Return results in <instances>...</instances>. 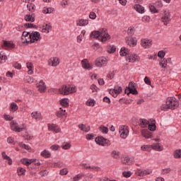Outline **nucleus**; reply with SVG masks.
I'll use <instances>...</instances> for the list:
<instances>
[{
    "label": "nucleus",
    "instance_id": "nucleus-1",
    "mask_svg": "<svg viewBox=\"0 0 181 181\" xmlns=\"http://www.w3.org/2000/svg\"><path fill=\"white\" fill-rule=\"evenodd\" d=\"M91 39H97L100 42H107L111 39V36L108 34V31L105 28L100 29L99 30L93 31L90 35Z\"/></svg>",
    "mask_w": 181,
    "mask_h": 181
},
{
    "label": "nucleus",
    "instance_id": "nucleus-2",
    "mask_svg": "<svg viewBox=\"0 0 181 181\" xmlns=\"http://www.w3.org/2000/svg\"><path fill=\"white\" fill-rule=\"evenodd\" d=\"M77 91V88L74 86L64 85L59 89V94L62 95H69Z\"/></svg>",
    "mask_w": 181,
    "mask_h": 181
},
{
    "label": "nucleus",
    "instance_id": "nucleus-3",
    "mask_svg": "<svg viewBox=\"0 0 181 181\" xmlns=\"http://www.w3.org/2000/svg\"><path fill=\"white\" fill-rule=\"evenodd\" d=\"M119 134L120 138H122V139H127V138H128V135H129V127L126 125L119 126Z\"/></svg>",
    "mask_w": 181,
    "mask_h": 181
},
{
    "label": "nucleus",
    "instance_id": "nucleus-4",
    "mask_svg": "<svg viewBox=\"0 0 181 181\" xmlns=\"http://www.w3.org/2000/svg\"><path fill=\"white\" fill-rule=\"evenodd\" d=\"M154 141H156V143L151 145V149L157 151V152H162V151H163V144L160 143V139H155Z\"/></svg>",
    "mask_w": 181,
    "mask_h": 181
},
{
    "label": "nucleus",
    "instance_id": "nucleus-5",
    "mask_svg": "<svg viewBox=\"0 0 181 181\" xmlns=\"http://www.w3.org/2000/svg\"><path fill=\"white\" fill-rule=\"evenodd\" d=\"M166 102L168 106H170V110H175V108L179 107V102L175 98H168Z\"/></svg>",
    "mask_w": 181,
    "mask_h": 181
},
{
    "label": "nucleus",
    "instance_id": "nucleus-6",
    "mask_svg": "<svg viewBox=\"0 0 181 181\" xmlns=\"http://www.w3.org/2000/svg\"><path fill=\"white\" fill-rule=\"evenodd\" d=\"M108 64V59L105 57H100L95 61V65L97 67H104Z\"/></svg>",
    "mask_w": 181,
    "mask_h": 181
},
{
    "label": "nucleus",
    "instance_id": "nucleus-7",
    "mask_svg": "<svg viewBox=\"0 0 181 181\" xmlns=\"http://www.w3.org/2000/svg\"><path fill=\"white\" fill-rule=\"evenodd\" d=\"M21 42L24 45L28 43H32V38L30 36V33L24 31L21 36Z\"/></svg>",
    "mask_w": 181,
    "mask_h": 181
},
{
    "label": "nucleus",
    "instance_id": "nucleus-8",
    "mask_svg": "<svg viewBox=\"0 0 181 181\" xmlns=\"http://www.w3.org/2000/svg\"><path fill=\"white\" fill-rule=\"evenodd\" d=\"M95 141L101 146H108L110 145V141L103 136L96 137Z\"/></svg>",
    "mask_w": 181,
    "mask_h": 181
},
{
    "label": "nucleus",
    "instance_id": "nucleus-9",
    "mask_svg": "<svg viewBox=\"0 0 181 181\" xmlns=\"http://www.w3.org/2000/svg\"><path fill=\"white\" fill-rule=\"evenodd\" d=\"M161 21L165 26L170 22V13L168 11H163L161 16Z\"/></svg>",
    "mask_w": 181,
    "mask_h": 181
},
{
    "label": "nucleus",
    "instance_id": "nucleus-10",
    "mask_svg": "<svg viewBox=\"0 0 181 181\" xmlns=\"http://www.w3.org/2000/svg\"><path fill=\"white\" fill-rule=\"evenodd\" d=\"M30 33L31 36V43H36V42H40V39L42 37L40 36V33L37 31H33Z\"/></svg>",
    "mask_w": 181,
    "mask_h": 181
},
{
    "label": "nucleus",
    "instance_id": "nucleus-11",
    "mask_svg": "<svg viewBox=\"0 0 181 181\" xmlns=\"http://www.w3.org/2000/svg\"><path fill=\"white\" fill-rule=\"evenodd\" d=\"M10 125L12 131H15V132H22V131L25 129V126L23 125L19 127V124L15 122H11Z\"/></svg>",
    "mask_w": 181,
    "mask_h": 181
},
{
    "label": "nucleus",
    "instance_id": "nucleus-12",
    "mask_svg": "<svg viewBox=\"0 0 181 181\" xmlns=\"http://www.w3.org/2000/svg\"><path fill=\"white\" fill-rule=\"evenodd\" d=\"M122 92V88H121V86H115V88L113 90H111L110 91V93L111 94V95H112V97H114V98H117V97H118V95L121 94Z\"/></svg>",
    "mask_w": 181,
    "mask_h": 181
},
{
    "label": "nucleus",
    "instance_id": "nucleus-13",
    "mask_svg": "<svg viewBox=\"0 0 181 181\" xmlns=\"http://www.w3.org/2000/svg\"><path fill=\"white\" fill-rule=\"evenodd\" d=\"M139 56L136 54H129L127 57L126 60L130 63H135V62H139Z\"/></svg>",
    "mask_w": 181,
    "mask_h": 181
},
{
    "label": "nucleus",
    "instance_id": "nucleus-14",
    "mask_svg": "<svg viewBox=\"0 0 181 181\" xmlns=\"http://www.w3.org/2000/svg\"><path fill=\"white\" fill-rule=\"evenodd\" d=\"M48 64L52 67H56L60 64V59L57 57H52L48 60Z\"/></svg>",
    "mask_w": 181,
    "mask_h": 181
},
{
    "label": "nucleus",
    "instance_id": "nucleus-15",
    "mask_svg": "<svg viewBox=\"0 0 181 181\" xmlns=\"http://www.w3.org/2000/svg\"><path fill=\"white\" fill-rule=\"evenodd\" d=\"M81 66L85 70H91L93 69V65L90 64V62L87 60V59H84L81 62Z\"/></svg>",
    "mask_w": 181,
    "mask_h": 181
},
{
    "label": "nucleus",
    "instance_id": "nucleus-16",
    "mask_svg": "<svg viewBox=\"0 0 181 181\" xmlns=\"http://www.w3.org/2000/svg\"><path fill=\"white\" fill-rule=\"evenodd\" d=\"M126 43L130 47H134L136 46L137 40L136 37H126Z\"/></svg>",
    "mask_w": 181,
    "mask_h": 181
},
{
    "label": "nucleus",
    "instance_id": "nucleus-17",
    "mask_svg": "<svg viewBox=\"0 0 181 181\" xmlns=\"http://www.w3.org/2000/svg\"><path fill=\"white\" fill-rule=\"evenodd\" d=\"M33 162H37V160L36 158L29 159V158H22L21 160V163L22 165H25V166H29L33 163Z\"/></svg>",
    "mask_w": 181,
    "mask_h": 181
},
{
    "label": "nucleus",
    "instance_id": "nucleus-18",
    "mask_svg": "<svg viewBox=\"0 0 181 181\" xmlns=\"http://www.w3.org/2000/svg\"><path fill=\"white\" fill-rule=\"evenodd\" d=\"M52 30V25L50 23H44L41 29L42 33H49Z\"/></svg>",
    "mask_w": 181,
    "mask_h": 181
},
{
    "label": "nucleus",
    "instance_id": "nucleus-19",
    "mask_svg": "<svg viewBox=\"0 0 181 181\" xmlns=\"http://www.w3.org/2000/svg\"><path fill=\"white\" fill-rule=\"evenodd\" d=\"M141 45L142 47H144V49H149L151 46H152V40H147V39H143L141 41Z\"/></svg>",
    "mask_w": 181,
    "mask_h": 181
},
{
    "label": "nucleus",
    "instance_id": "nucleus-20",
    "mask_svg": "<svg viewBox=\"0 0 181 181\" xmlns=\"http://www.w3.org/2000/svg\"><path fill=\"white\" fill-rule=\"evenodd\" d=\"M14 47H15V44L9 41H4L2 45V48L6 49V50H9L11 49H13Z\"/></svg>",
    "mask_w": 181,
    "mask_h": 181
},
{
    "label": "nucleus",
    "instance_id": "nucleus-21",
    "mask_svg": "<svg viewBox=\"0 0 181 181\" xmlns=\"http://www.w3.org/2000/svg\"><path fill=\"white\" fill-rule=\"evenodd\" d=\"M141 135L144 138H146V139L152 138V132H151L148 129H143L141 130Z\"/></svg>",
    "mask_w": 181,
    "mask_h": 181
},
{
    "label": "nucleus",
    "instance_id": "nucleus-22",
    "mask_svg": "<svg viewBox=\"0 0 181 181\" xmlns=\"http://www.w3.org/2000/svg\"><path fill=\"white\" fill-rule=\"evenodd\" d=\"M37 88L40 93H45L46 91V84L43 81H40L37 83Z\"/></svg>",
    "mask_w": 181,
    "mask_h": 181
},
{
    "label": "nucleus",
    "instance_id": "nucleus-23",
    "mask_svg": "<svg viewBox=\"0 0 181 181\" xmlns=\"http://www.w3.org/2000/svg\"><path fill=\"white\" fill-rule=\"evenodd\" d=\"M31 117L36 121H40L43 119V116H42V113L40 112H33L31 113Z\"/></svg>",
    "mask_w": 181,
    "mask_h": 181
},
{
    "label": "nucleus",
    "instance_id": "nucleus-24",
    "mask_svg": "<svg viewBox=\"0 0 181 181\" xmlns=\"http://www.w3.org/2000/svg\"><path fill=\"white\" fill-rule=\"evenodd\" d=\"M88 19L79 18L76 21V26H87Z\"/></svg>",
    "mask_w": 181,
    "mask_h": 181
},
{
    "label": "nucleus",
    "instance_id": "nucleus-25",
    "mask_svg": "<svg viewBox=\"0 0 181 181\" xmlns=\"http://www.w3.org/2000/svg\"><path fill=\"white\" fill-rule=\"evenodd\" d=\"M48 129L49 131H53L54 132H56V134H59V132H60L61 131L60 128L54 124H48Z\"/></svg>",
    "mask_w": 181,
    "mask_h": 181
},
{
    "label": "nucleus",
    "instance_id": "nucleus-26",
    "mask_svg": "<svg viewBox=\"0 0 181 181\" xmlns=\"http://www.w3.org/2000/svg\"><path fill=\"white\" fill-rule=\"evenodd\" d=\"M122 163L123 165H132L134 163V159L130 157H124L122 159Z\"/></svg>",
    "mask_w": 181,
    "mask_h": 181
},
{
    "label": "nucleus",
    "instance_id": "nucleus-27",
    "mask_svg": "<svg viewBox=\"0 0 181 181\" xmlns=\"http://www.w3.org/2000/svg\"><path fill=\"white\" fill-rule=\"evenodd\" d=\"M134 8L135 11H136V12H138L139 13H145V8H144V6H142L141 5L135 4V5L134 6Z\"/></svg>",
    "mask_w": 181,
    "mask_h": 181
},
{
    "label": "nucleus",
    "instance_id": "nucleus-28",
    "mask_svg": "<svg viewBox=\"0 0 181 181\" xmlns=\"http://www.w3.org/2000/svg\"><path fill=\"white\" fill-rule=\"evenodd\" d=\"M26 67L28 69V74H33V71L35 70L33 64L32 62H27Z\"/></svg>",
    "mask_w": 181,
    "mask_h": 181
},
{
    "label": "nucleus",
    "instance_id": "nucleus-29",
    "mask_svg": "<svg viewBox=\"0 0 181 181\" xmlns=\"http://www.w3.org/2000/svg\"><path fill=\"white\" fill-rule=\"evenodd\" d=\"M24 19L26 22H35V13H29L25 16Z\"/></svg>",
    "mask_w": 181,
    "mask_h": 181
},
{
    "label": "nucleus",
    "instance_id": "nucleus-30",
    "mask_svg": "<svg viewBox=\"0 0 181 181\" xmlns=\"http://www.w3.org/2000/svg\"><path fill=\"white\" fill-rule=\"evenodd\" d=\"M66 114V109L60 107L59 110L57 112L56 115L58 117V118H62V117H64Z\"/></svg>",
    "mask_w": 181,
    "mask_h": 181
},
{
    "label": "nucleus",
    "instance_id": "nucleus-31",
    "mask_svg": "<svg viewBox=\"0 0 181 181\" xmlns=\"http://www.w3.org/2000/svg\"><path fill=\"white\" fill-rule=\"evenodd\" d=\"M139 125L141 128H146L149 125V121L146 119H141L139 120Z\"/></svg>",
    "mask_w": 181,
    "mask_h": 181
},
{
    "label": "nucleus",
    "instance_id": "nucleus-32",
    "mask_svg": "<svg viewBox=\"0 0 181 181\" xmlns=\"http://www.w3.org/2000/svg\"><path fill=\"white\" fill-rule=\"evenodd\" d=\"M119 54L120 56H126V57H128V55H129V49L123 47L120 49Z\"/></svg>",
    "mask_w": 181,
    "mask_h": 181
},
{
    "label": "nucleus",
    "instance_id": "nucleus-33",
    "mask_svg": "<svg viewBox=\"0 0 181 181\" xmlns=\"http://www.w3.org/2000/svg\"><path fill=\"white\" fill-rule=\"evenodd\" d=\"M1 156L3 159H5L6 160L8 161V165H12V158L8 156V155H6V153L5 151H3L1 153Z\"/></svg>",
    "mask_w": 181,
    "mask_h": 181
},
{
    "label": "nucleus",
    "instance_id": "nucleus-34",
    "mask_svg": "<svg viewBox=\"0 0 181 181\" xmlns=\"http://www.w3.org/2000/svg\"><path fill=\"white\" fill-rule=\"evenodd\" d=\"M17 173L18 176H25V175H26V169L22 167H18L17 168Z\"/></svg>",
    "mask_w": 181,
    "mask_h": 181
},
{
    "label": "nucleus",
    "instance_id": "nucleus-35",
    "mask_svg": "<svg viewBox=\"0 0 181 181\" xmlns=\"http://www.w3.org/2000/svg\"><path fill=\"white\" fill-rule=\"evenodd\" d=\"M141 151L144 152H151V151H152V145H143L141 146Z\"/></svg>",
    "mask_w": 181,
    "mask_h": 181
},
{
    "label": "nucleus",
    "instance_id": "nucleus-36",
    "mask_svg": "<svg viewBox=\"0 0 181 181\" xmlns=\"http://www.w3.org/2000/svg\"><path fill=\"white\" fill-rule=\"evenodd\" d=\"M170 60V59H163L160 60L159 64L160 66V67H162L163 69H166L167 66H168V61Z\"/></svg>",
    "mask_w": 181,
    "mask_h": 181
},
{
    "label": "nucleus",
    "instance_id": "nucleus-37",
    "mask_svg": "<svg viewBox=\"0 0 181 181\" xmlns=\"http://www.w3.org/2000/svg\"><path fill=\"white\" fill-rule=\"evenodd\" d=\"M78 128H80L81 131H83V132H88V131H90V126L87 124H79Z\"/></svg>",
    "mask_w": 181,
    "mask_h": 181
},
{
    "label": "nucleus",
    "instance_id": "nucleus-38",
    "mask_svg": "<svg viewBox=\"0 0 181 181\" xmlns=\"http://www.w3.org/2000/svg\"><path fill=\"white\" fill-rule=\"evenodd\" d=\"M54 12V8L52 7H44L42 8V13H53Z\"/></svg>",
    "mask_w": 181,
    "mask_h": 181
},
{
    "label": "nucleus",
    "instance_id": "nucleus-39",
    "mask_svg": "<svg viewBox=\"0 0 181 181\" xmlns=\"http://www.w3.org/2000/svg\"><path fill=\"white\" fill-rule=\"evenodd\" d=\"M60 104L62 107H64L63 108L64 109L67 108V107H69V99L64 98L61 100Z\"/></svg>",
    "mask_w": 181,
    "mask_h": 181
},
{
    "label": "nucleus",
    "instance_id": "nucleus-40",
    "mask_svg": "<svg viewBox=\"0 0 181 181\" xmlns=\"http://www.w3.org/2000/svg\"><path fill=\"white\" fill-rule=\"evenodd\" d=\"M119 152L118 151V150H113L111 152V156L112 158H113L114 159H119Z\"/></svg>",
    "mask_w": 181,
    "mask_h": 181
},
{
    "label": "nucleus",
    "instance_id": "nucleus-41",
    "mask_svg": "<svg viewBox=\"0 0 181 181\" xmlns=\"http://www.w3.org/2000/svg\"><path fill=\"white\" fill-rule=\"evenodd\" d=\"M40 156H42V158H50L52 153L47 150H44L40 153Z\"/></svg>",
    "mask_w": 181,
    "mask_h": 181
},
{
    "label": "nucleus",
    "instance_id": "nucleus-42",
    "mask_svg": "<svg viewBox=\"0 0 181 181\" xmlns=\"http://www.w3.org/2000/svg\"><path fill=\"white\" fill-rule=\"evenodd\" d=\"M27 9L30 11V12H35L36 11V6L31 3H28Z\"/></svg>",
    "mask_w": 181,
    "mask_h": 181
},
{
    "label": "nucleus",
    "instance_id": "nucleus-43",
    "mask_svg": "<svg viewBox=\"0 0 181 181\" xmlns=\"http://www.w3.org/2000/svg\"><path fill=\"white\" fill-rule=\"evenodd\" d=\"M18 108L19 107H18V105H16V103H11L10 104V111H11V112H15V111H18Z\"/></svg>",
    "mask_w": 181,
    "mask_h": 181
},
{
    "label": "nucleus",
    "instance_id": "nucleus-44",
    "mask_svg": "<svg viewBox=\"0 0 181 181\" xmlns=\"http://www.w3.org/2000/svg\"><path fill=\"white\" fill-rule=\"evenodd\" d=\"M83 169H90V170H92V171L93 170L98 171L100 170V168H98V167L90 166L86 164H83Z\"/></svg>",
    "mask_w": 181,
    "mask_h": 181
},
{
    "label": "nucleus",
    "instance_id": "nucleus-45",
    "mask_svg": "<svg viewBox=\"0 0 181 181\" xmlns=\"http://www.w3.org/2000/svg\"><path fill=\"white\" fill-rule=\"evenodd\" d=\"M7 57H6L4 52H0V64H4V63L6 62Z\"/></svg>",
    "mask_w": 181,
    "mask_h": 181
},
{
    "label": "nucleus",
    "instance_id": "nucleus-46",
    "mask_svg": "<svg viewBox=\"0 0 181 181\" xmlns=\"http://www.w3.org/2000/svg\"><path fill=\"white\" fill-rule=\"evenodd\" d=\"M174 158L175 159H180V158H181V149H177V150L175 151Z\"/></svg>",
    "mask_w": 181,
    "mask_h": 181
},
{
    "label": "nucleus",
    "instance_id": "nucleus-47",
    "mask_svg": "<svg viewBox=\"0 0 181 181\" xmlns=\"http://www.w3.org/2000/svg\"><path fill=\"white\" fill-rule=\"evenodd\" d=\"M86 105H88V107H94V105H95V100H94V99H88L86 101Z\"/></svg>",
    "mask_w": 181,
    "mask_h": 181
},
{
    "label": "nucleus",
    "instance_id": "nucleus-48",
    "mask_svg": "<svg viewBox=\"0 0 181 181\" xmlns=\"http://www.w3.org/2000/svg\"><path fill=\"white\" fill-rule=\"evenodd\" d=\"M117 50V47L115 45H109L107 47V52L108 53H114Z\"/></svg>",
    "mask_w": 181,
    "mask_h": 181
},
{
    "label": "nucleus",
    "instance_id": "nucleus-49",
    "mask_svg": "<svg viewBox=\"0 0 181 181\" xmlns=\"http://www.w3.org/2000/svg\"><path fill=\"white\" fill-rule=\"evenodd\" d=\"M148 129L149 131H155L156 129V125L155 124V120H153L151 124L148 123Z\"/></svg>",
    "mask_w": 181,
    "mask_h": 181
},
{
    "label": "nucleus",
    "instance_id": "nucleus-50",
    "mask_svg": "<svg viewBox=\"0 0 181 181\" xmlns=\"http://www.w3.org/2000/svg\"><path fill=\"white\" fill-rule=\"evenodd\" d=\"M62 148L64 150L70 149V148H71V145L70 143L64 142L62 144Z\"/></svg>",
    "mask_w": 181,
    "mask_h": 181
},
{
    "label": "nucleus",
    "instance_id": "nucleus-51",
    "mask_svg": "<svg viewBox=\"0 0 181 181\" xmlns=\"http://www.w3.org/2000/svg\"><path fill=\"white\" fill-rule=\"evenodd\" d=\"M172 172L170 168H164L161 170V175H169Z\"/></svg>",
    "mask_w": 181,
    "mask_h": 181
},
{
    "label": "nucleus",
    "instance_id": "nucleus-52",
    "mask_svg": "<svg viewBox=\"0 0 181 181\" xmlns=\"http://www.w3.org/2000/svg\"><path fill=\"white\" fill-rule=\"evenodd\" d=\"M99 129L100 132H103V134H108V128L106 127L105 126L101 125L99 127Z\"/></svg>",
    "mask_w": 181,
    "mask_h": 181
},
{
    "label": "nucleus",
    "instance_id": "nucleus-53",
    "mask_svg": "<svg viewBox=\"0 0 181 181\" xmlns=\"http://www.w3.org/2000/svg\"><path fill=\"white\" fill-rule=\"evenodd\" d=\"M160 110H162V111H168V110H170V107L169 105L168 104V102H166V104L163 105L160 107Z\"/></svg>",
    "mask_w": 181,
    "mask_h": 181
},
{
    "label": "nucleus",
    "instance_id": "nucleus-54",
    "mask_svg": "<svg viewBox=\"0 0 181 181\" xmlns=\"http://www.w3.org/2000/svg\"><path fill=\"white\" fill-rule=\"evenodd\" d=\"M151 173H152L151 170H143L142 177H144V176H148V175H151Z\"/></svg>",
    "mask_w": 181,
    "mask_h": 181
},
{
    "label": "nucleus",
    "instance_id": "nucleus-55",
    "mask_svg": "<svg viewBox=\"0 0 181 181\" xmlns=\"http://www.w3.org/2000/svg\"><path fill=\"white\" fill-rule=\"evenodd\" d=\"M149 9L151 12H152V13H158L159 12L158 8H156V7L152 5L149 6Z\"/></svg>",
    "mask_w": 181,
    "mask_h": 181
},
{
    "label": "nucleus",
    "instance_id": "nucleus-56",
    "mask_svg": "<svg viewBox=\"0 0 181 181\" xmlns=\"http://www.w3.org/2000/svg\"><path fill=\"white\" fill-rule=\"evenodd\" d=\"M67 173H69V170H67V168L62 169L59 172V175H61V176H64L67 175Z\"/></svg>",
    "mask_w": 181,
    "mask_h": 181
},
{
    "label": "nucleus",
    "instance_id": "nucleus-57",
    "mask_svg": "<svg viewBox=\"0 0 181 181\" xmlns=\"http://www.w3.org/2000/svg\"><path fill=\"white\" fill-rule=\"evenodd\" d=\"M18 145L20 148H24L26 151H29L30 149V147L28 145L24 144L23 143H19Z\"/></svg>",
    "mask_w": 181,
    "mask_h": 181
},
{
    "label": "nucleus",
    "instance_id": "nucleus-58",
    "mask_svg": "<svg viewBox=\"0 0 181 181\" xmlns=\"http://www.w3.org/2000/svg\"><path fill=\"white\" fill-rule=\"evenodd\" d=\"M89 18L92 19L93 21L95 20L97 18V14L94 13V11H92L89 13Z\"/></svg>",
    "mask_w": 181,
    "mask_h": 181
},
{
    "label": "nucleus",
    "instance_id": "nucleus-59",
    "mask_svg": "<svg viewBox=\"0 0 181 181\" xmlns=\"http://www.w3.org/2000/svg\"><path fill=\"white\" fill-rule=\"evenodd\" d=\"M59 149H60V146H59L57 144H54L50 146L51 151H59Z\"/></svg>",
    "mask_w": 181,
    "mask_h": 181
},
{
    "label": "nucleus",
    "instance_id": "nucleus-60",
    "mask_svg": "<svg viewBox=\"0 0 181 181\" xmlns=\"http://www.w3.org/2000/svg\"><path fill=\"white\" fill-rule=\"evenodd\" d=\"M142 172H143L142 169L137 168L135 171V175H136L137 176H139L140 177H142Z\"/></svg>",
    "mask_w": 181,
    "mask_h": 181
},
{
    "label": "nucleus",
    "instance_id": "nucleus-61",
    "mask_svg": "<svg viewBox=\"0 0 181 181\" xmlns=\"http://www.w3.org/2000/svg\"><path fill=\"white\" fill-rule=\"evenodd\" d=\"M122 175L124 177H131L132 173L131 171H124Z\"/></svg>",
    "mask_w": 181,
    "mask_h": 181
},
{
    "label": "nucleus",
    "instance_id": "nucleus-62",
    "mask_svg": "<svg viewBox=\"0 0 181 181\" xmlns=\"http://www.w3.org/2000/svg\"><path fill=\"white\" fill-rule=\"evenodd\" d=\"M7 142L11 145H15V139H13V137H8L7 139Z\"/></svg>",
    "mask_w": 181,
    "mask_h": 181
},
{
    "label": "nucleus",
    "instance_id": "nucleus-63",
    "mask_svg": "<svg viewBox=\"0 0 181 181\" xmlns=\"http://www.w3.org/2000/svg\"><path fill=\"white\" fill-rule=\"evenodd\" d=\"M83 177V174H78L75 177H74L73 180L74 181H78L80 179Z\"/></svg>",
    "mask_w": 181,
    "mask_h": 181
},
{
    "label": "nucleus",
    "instance_id": "nucleus-64",
    "mask_svg": "<svg viewBox=\"0 0 181 181\" xmlns=\"http://www.w3.org/2000/svg\"><path fill=\"white\" fill-rule=\"evenodd\" d=\"M142 22L148 23L151 21V18L148 16H144L141 18Z\"/></svg>",
    "mask_w": 181,
    "mask_h": 181
}]
</instances>
